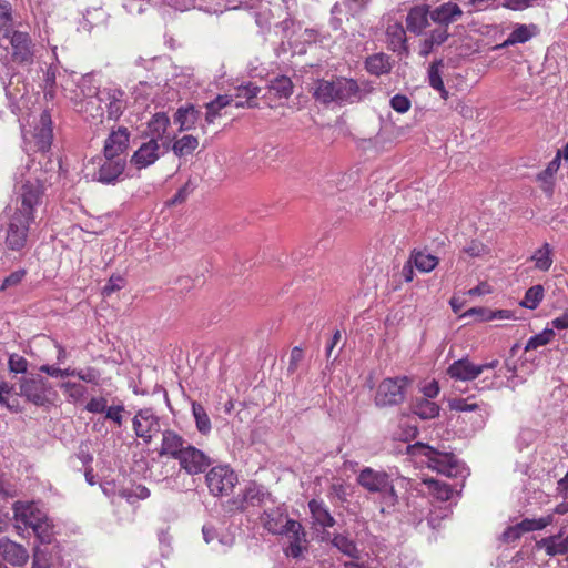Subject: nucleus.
<instances>
[{
	"label": "nucleus",
	"mask_w": 568,
	"mask_h": 568,
	"mask_svg": "<svg viewBox=\"0 0 568 568\" xmlns=\"http://www.w3.org/2000/svg\"><path fill=\"white\" fill-rule=\"evenodd\" d=\"M524 535L523 528L520 524H516L514 526H509L505 529V531L501 535V539L504 542H514L520 539V537Z\"/></svg>",
	"instance_id": "nucleus-54"
},
{
	"label": "nucleus",
	"mask_w": 568,
	"mask_h": 568,
	"mask_svg": "<svg viewBox=\"0 0 568 568\" xmlns=\"http://www.w3.org/2000/svg\"><path fill=\"white\" fill-rule=\"evenodd\" d=\"M531 261L535 262V267L539 271L547 272L550 270L554 258H552V248L549 243H544L541 247L535 251Z\"/></svg>",
	"instance_id": "nucleus-35"
},
{
	"label": "nucleus",
	"mask_w": 568,
	"mask_h": 568,
	"mask_svg": "<svg viewBox=\"0 0 568 568\" xmlns=\"http://www.w3.org/2000/svg\"><path fill=\"white\" fill-rule=\"evenodd\" d=\"M308 508L314 521L323 528L333 527L335 525L334 517L331 515L327 506L322 500H310Z\"/></svg>",
	"instance_id": "nucleus-29"
},
{
	"label": "nucleus",
	"mask_w": 568,
	"mask_h": 568,
	"mask_svg": "<svg viewBox=\"0 0 568 568\" xmlns=\"http://www.w3.org/2000/svg\"><path fill=\"white\" fill-rule=\"evenodd\" d=\"M83 106V112L92 118L102 116L105 110L109 120L118 121L128 106L126 93L120 88L104 87L90 97Z\"/></svg>",
	"instance_id": "nucleus-3"
},
{
	"label": "nucleus",
	"mask_w": 568,
	"mask_h": 568,
	"mask_svg": "<svg viewBox=\"0 0 568 568\" xmlns=\"http://www.w3.org/2000/svg\"><path fill=\"white\" fill-rule=\"evenodd\" d=\"M47 390V381L41 376L24 378L20 385L21 395L38 406L49 402Z\"/></svg>",
	"instance_id": "nucleus-16"
},
{
	"label": "nucleus",
	"mask_w": 568,
	"mask_h": 568,
	"mask_svg": "<svg viewBox=\"0 0 568 568\" xmlns=\"http://www.w3.org/2000/svg\"><path fill=\"white\" fill-rule=\"evenodd\" d=\"M12 392V386H10L8 383L2 382L0 383V403L4 405L9 409H14V405L11 404L8 399L9 395Z\"/></svg>",
	"instance_id": "nucleus-58"
},
{
	"label": "nucleus",
	"mask_w": 568,
	"mask_h": 568,
	"mask_svg": "<svg viewBox=\"0 0 568 568\" xmlns=\"http://www.w3.org/2000/svg\"><path fill=\"white\" fill-rule=\"evenodd\" d=\"M263 527L273 535H284L290 539L285 549L287 557L298 558L303 551V544L306 542V532L302 524L290 519L278 509L265 510L261 517Z\"/></svg>",
	"instance_id": "nucleus-2"
},
{
	"label": "nucleus",
	"mask_w": 568,
	"mask_h": 568,
	"mask_svg": "<svg viewBox=\"0 0 568 568\" xmlns=\"http://www.w3.org/2000/svg\"><path fill=\"white\" fill-rule=\"evenodd\" d=\"M430 18L429 6L420 4L413 7L406 17V28L408 31L419 34L427 26Z\"/></svg>",
	"instance_id": "nucleus-23"
},
{
	"label": "nucleus",
	"mask_w": 568,
	"mask_h": 568,
	"mask_svg": "<svg viewBox=\"0 0 568 568\" xmlns=\"http://www.w3.org/2000/svg\"><path fill=\"white\" fill-rule=\"evenodd\" d=\"M14 518L17 521L27 527L37 528L38 518L34 517L32 505H27L20 501L13 505Z\"/></svg>",
	"instance_id": "nucleus-36"
},
{
	"label": "nucleus",
	"mask_w": 568,
	"mask_h": 568,
	"mask_svg": "<svg viewBox=\"0 0 568 568\" xmlns=\"http://www.w3.org/2000/svg\"><path fill=\"white\" fill-rule=\"evenodd\" d=\"M118 282H122V278L120 276H111L109 282L103 287V294L109 296L113 292L121 290L122 285L119 284Z\"/></svg>",
	"instance_id": "nucleus-62"
},
{
	"label": "nucleus",
	"mask_w": 568,
	"mask_h": 568,
	"mask_svg": "<svg viewBox=\"0 0 568 568\" xmlns=\"http://www.w3.org/2000/svg\"><path fill=\"white\" fill-rule=\"evenodd\" d=\"M410 105V100L404 94H396L390 99V106L398 113H406Z\"/></svg>",
	"instance_id": "nucleus-52"
},
{
	"label": "nucleus",
	"mask_w": 568,
	"mask_h": 568,
	"mask_svg": "<svg viewBox=\"0 0 568 568\" xmlns=\"http://www.w3.org/2000/svg\"><path fill=\"white\" fill-rule=\"evenodd\" d=\"M413 413L422 419H433L439 415L440 407L430 399H416L413 404Z\"/></svg>",
	"instance_id": "nucleus-34"
},
{
	"label": "nucleus",
	"mask_w": 568,
	"mask_h": 568,
	"mask_svg": "<svg viewBox=\"0 0 568 568\" xmlns=\"http://www.w3.org/2000/svg\"><path fill=\"white\" fill-rule=\"evenodd\" d=\"M13 16L12 6L7 0H0V32L3 34L6 30L12 29Z\"/></svg>",
	"instance_id": "nucleus-46"
},
{
	"label": "nucleus",
	"mask_w": 568,
	"mask_h": 568,
	"mask_svg": "<svg viewBox=\"0 0 568 568\" xmlns=\"http://www.w3.org/2000/svg\"><path fill=\"white\" fill-rule=\"evenodd\" d=\"M332 544L344 555L351 558L358 557V549L356 544L347 536H344L342 534L335 535L334 538L332 539Z\"/></svg>",
	"instance_id": "nucleus-41"
},
{
	"label": "nucleus",
	"mask_w": 568,
	"mask_h": 568,
	"mask_svg": "<svg viewBox=\"0 0 568 568\" xmlns=\"http://www.w3.org/2000/svg\"><path fill=\"white\" fill-rule=\"evenodd\" d=\"M554 523V515L549 514L547 516L540 517V518H525L519 524L523 528L524 534L530 532V531H537L542 530L546 527L550 526Z\"/></svg>",
	"instance_id": "nucleus-42"
},
{
	"label": "nucleus",
	"mask_w": 568,
	"mask_h": 568,
	"mask_svg": "<svg viewBox=\"0 0 568 568\" xmlns=\"http://www.w3.org/2000/svg\"><path fill=\"white\" fill-rule=\"evenodd\" d=\"M0 555L4 561L17 567L23 566L29 559L28 550L22 545L6 537L0 539Z\"/></svg>",
	"instance_id": "nucleus-19"
},
{
	"label": "nucleus",
	"mask_w": 568,
	"mask_h": 568,
	"mask_svg": "<svg viewBox=\"0 0 568 568\" xmlns=\"http://www.w3.org/2000/svg\"><path fill=\"white\" fill-rule=\"evenodd\" d=\"M170 126V118L165 112L155 113L148 122V134L150 140L156 143L165 138L166 131Z\"/></svg>",
	"instance_id": "nucleus-26"
},
{
	"label": "nucleus",
	"mask_w": 568,
	"mask_h": 568,
	"mask_svg": "<svg viewBox=\"0 0 568 568\" xmlns=\"http://www.w3.org/2000/svg\"><path fill=\"white\" fill-rule=\"evenodd\" d=\"M192 413H193V417L195 419L196 429L202 435H207L212 429V424H211V419H210L205 408L203 407V405H201L197 402H193L192 403Z\"/></svg>",
	"instance_id": "nucleus-37"
},
{
	"label": "nucleus",
	"mask_w": 568,
	"mask_h": 568,
	"mask_svg": "<svg viewBox=\"0 0 568 568\" xmlns=\"http://www.w3.org/2000/svg\"><path fill=\"white\" fill-rule=\"evenodd\" d=\"M498 364V359L476 365L468 358H460L448 366L447 375L455 381L470 382L476 379L484 371L496 368Z\"/></svg>",
	"instance_id": "nucleus-13"
},
{
	"label": "nucleus",
	"mask_w": 568,
	"mask_h": 568,
	"mask_svg": "<svg viewBox=\"0 0 568 568\" xmlns=\"http://www.w3.org/2000/svg\"><path fill=\"white\" fill-rule=\"evenodd\" d=\"M197 146H199L197 138L187 134V135H183L182 138L178 139L173 143L172 150L178 156H186V155L192 154Z\"/></svg>",
	"instance_id": "nucleus-40"
},
{
	"label": "nucleus",
	"mask_w": 568,
	"mask_h": 568,
	"mask_svg": "<svg viewBox=\"0 0 568 568\" xmlns=\"http://www.w3.org/2000/svg\"><path fill=\"white\" fill-rule=\"evenodd\" d=\"M34 148L37 151L47 152L53 140L52 120L48 111H43L33 132Z\"/></svg>",
	"instance_id": "nucleus-18"
},
{
	"label": "nucleus",
	"mask_w": 568,
	"mask_h": 568,
	"mask_svg": "<svg viewBox=\"0 0 568 568\" xmlns=\"http://www.w3.org/2000/svg\"><path fill=\"white\" fill-rule=\"evenodd\" d=\"M424 394V398L432 399L438 396L439 394V385L436 381H432L427 385L422 388Z\"/></svg>",
	"instance_id": "nucleus-61"
},
{
	"label": "nucleus",
	"mask_w": 568,
	"mask_h": 568,
	"mask_svg": "<svg viewBox=\"0 0 568 568\" xmlns=\"http://www.w3.org/2000/svg\"><path fill=\"white\" fill-rule=\"evenodd\" d=\"M558 158H554L539 173L536 175V182L539 189L547 197H552L556 186V174L560 169Z\"/></svg>",
	"instance_id": "nucleus-22"
},
{
	"label": "nucleus",
	"mask_w": 568,
	"mask_h": 568,
	"mask_svg": "<svg viewBox=\"0 0 568 568\" xmlns=\"http://www.w3.org/2000/svg\"><path fill=\"white\" fill-rule=\"evenodd\" d=\"M464 252L471 257H479L488 253V247L483 242L473 240L466 247H464Z\"/></svg>",
	"instance_id": "nucleus-53"
},
{
	"label": "nucleus",
	"mask_w": 568,
	"mask_h": 568,
	"mask_svg": "<svg viewBox=\"0 0 568 568\" xmlns=\"http://www.w3.org/2000/svg\"><path fill=\"white\" fill-rule=\"evenodd\" d=\"M132 428L135 436L149 445L161 430L160 418L152 408H141L132 418Z\"/></svg>",
	"instance_id": "nucleus-11"
},
{
	"label": "nucleus",
	"mask_w": 568,
	"mask_h": 568,
	"mask_svg": "<svg viewBox=\"0 0 568 568\" xmlns=\"http://www.w3.org/2000/svg\"><path fill=\"white\" fill-rule=\"evenodd\" d=\"M410 262H413L414 266L424 273H428L433 271L439 263L437 256L427 253L425 251L414 250L410 254Z\"/></svg>",
	"instance_id": "nucleus-31"
},
{
	"label": "nucleus",
	"mask_w": 568,
	"mask_h": 568,
	"mask_svg": "<svg viewBox=\"0 0 568 568\" xmlns=\"http://www.w3.org/2000/svg\"><path fill=\"white\" fill-rule=\"evenodd\" d=\"M200 115V110L193 104H187L176 110L174 121L180 125V131H189L195 126Z\"/></svg>",
	"instance_id": "nucleus-27"
},
{
	"label": "nucleus",
	"mask_w": 568,
	"mask_h": 568,
	"mask_svg": "<svg viewBox=\"0 0 568 568\" xmlns=\"http://www.w3.org/2000/svg\"><path fill=\"white\" fill-rule=\"evenodd\" d=\"M534 36L530 27L526 24H517L510 32L508 38L500 44L501 48H507L517 43H525L529 41Z\"/></svg>",
	"instance_id": "nucleus-39"
},
{
	"label": "nucleus",
	"mask_w": 568,
	"mask_h": 568,
	"mask_svg": "<svg viewBox=\"0 0 568 568\" xmlns=\"http://www.w3.org/2000/svg\"><path fill=\"white\" fill-rule=\"evenodd\" d=\"M205 481L213 496H229L235 488L239 478L230 466L219 465L209 470Z\"/></svg>",
	"instance_id": "nucleus-9"
},
{
	"label": "nucleus",
	"mask_w": 568,
	"mask_h": 568,
	"mask_svg": "<svg viewBox=\"0 0 568 568\" xmlns=\"http://www.w3.org/2000/svg\"><path fill=\"white\" fill-rule=\"evenodd\" d=\"M160 144L154 140H149L141 144V146L132 154L131 164L141 170L153 164L160 156Z\"/></svg>",
	"instance_id": "nucleus-20"
},
{
	"label": "nucleus",
	"mask_w": 568,
	"mask_h": 568,
	"mask_svg": "<svg viewBox=\"0 0 568 568\" xmlns=\"http://www.w3.org/2000/svg\"><path fill=\"white\" fill-rule=\"evenodd\" d=\"M410 384L407 376L384 378L376 390L375 404L381 407L399 405L405 399V390Z\"/></svg>",
	"instance_id": "nucleus-7"
},
{
	"label": "nucleus",
	"mask_w": 568,
	"mask_h": 568,
	"mask_svg": "<svg viewBox=\"0 0 568 568\" xmlns=\"http://www.w3.org/2000/svg\"><path fill=\"white\" fill-rule=\"evenodd\" d=\"M388 48L393 51L406 50V31L403 26L395 23L386 31Z\"/></svg>",
	"instance_id": "nucleus-32"
},
{
	"label": "nucleus",
	"mask_w": 568,
	"mask_h": 568,
	"mask_svg": "<svg viewBox=\"0 0 568 568\" xmlns=\"http://www.w3.org/2000/svg\"><path fill=\"white\" fill-rule=\"evenodd\" d=\"M538 549H544L550 556L565 555L568 552V535L562 538V534L552 535L541 538L536 542Z\"/></svg>",
	"instance_id": "nucleus-24"
},
{
	"label": "nucleus",
	"mask_w": 568,
	"mask_h": 568,
	"mask_svg": "<svg viewBox=\"0 0 568 568\" xmlns=\"http://www.w3.org/2000/svg\"><path fill=\"white\" fill-rule=\"evenodd\" d=\"M27 275V271L24 268L17 270L12 272L10 275L4 277L2 284L0 285V291H4L10 287H14L19 285L24 276Z\"/></svg>",
	"instance_id": "nucleus-49"
},
{
	"label": "nucleus",
	"mask_w": 568,
	"mask_h": 568,
	"mask_svg": "<svg viewBox=\"0 0 568 568\" xmlns=\"http://www.w3.org/2000/svg\"><path fill=\"white\" fill-rule=\"evenodd\" d=\"M551 324L557 329H567L568 328V312H565L560 316L554 318Z\"/></svg>",
	"instance_id": "nucleus-64"
},
{
	"label": "nucleus",
	"mask_w": 568,
	"mask_h": 568,
	"mask_svg": "<svg viewBox=\"0 0 568 568\" xmlns=\"http://www.w3.org/2000/svg\"><path fill=\"white\" fill-rule=\"evenodd\" d=\"M293 82L286 75H278L270 81L268 93L276 99H288L293 93Z\"/></svg>",
	"instance_id": "nucleus-30"
},
{
	"label": "nucleus",
	"mask_w": 568,
	"mask_h": 568,
	"mask_svg": "<svg viewBox=\"0 0 568 568\" xmlns=\"http://www.w3.org/2000/svg\"><path fill=\"white\" fill-rule=\"evenodd\" d=\"M262 497H263V494L261 493L258 487H256L255 485H250L248 487L245 488V491L243 494V499L241 500L239 509L241 511H244L246 509L245 504H252V505H255V503L258 504L262 501Z\"/></svg>",
	"instance_id": "nucleus-47"
},
{
	"label": "nucleus",
	"mask_w": 568,
	"mask_h": 568,
	"mask_svg": "<svg viewBox=\"0 0 568 568\" xmlns=\"http://www.w3.org/2000/svg\"><path fill=\"white\" fill-rule=\"evenodd\" d=\"M413 454H419L427 458V466L437 473L447 477L456 476L458 473V462L454 454L442 453L434 447L417 442L408 447Z\"/></svg>",
	"instance_id": "nucleus-6"
},
{
	"label": "nucleus",
	"mask_w": 568,
	"mask_h": 568,
	"mask_svg": "<svg viewBox=\"0 0 568 568\" xmlns=\"http://www.w3.org/2000/svg\"><path fill=\"white\" fill-rule=\"evenodd\" d=\"M44 189L39 182L27 181L20 187L14 200V207L8 213L30 222L36 221V210L42 203Z\"/></svg>",
	"instance_id": "nucleus-4"
},
{
	"label": "nucleus",
	"mask_w": 568,
	"mask_h": 568,
	"mask_svg": "<svg viewBox=\"0 0 568 568\" xmlns=\"http://www.w3.org/2000/svg\"><path fill=\"white\" fill-rule=\"evenodd\" d=\"M261 92V88L252 82L240 85L236 89V98H244L246 101H236L235 108H255L257 104L253 101Z\"/></svg>",
	"instance_id": "nucleus-33"
},
{
	"label": "nucleus",
	"mask_w": 568,
	"mask_h": 568,
	"mask_svg": "<svg viewBox=\"0 0 568 568\" xmlns=\"http://www.w3.org/2000/svg\"><path fill=\"white\" fill-rule=\"evenodd\" d=\"M189 443L175 430L164 429L159 449V456L170 457L178 460Z\"/></svg>",
	"instance_id": "nucleus-17"
},
{
	"label": "nucleus",
	"mask_w": 568,
	"mask_h": 568,
	"mask_svg": "<svg viewBox=\"0 0 568 568\" xmlns=\"http://www.w3.org/2000/svg\"><path fill=\"white\" fill-rule=\"evenodd\" d=\"M356 481L361 487L369 493L382 494L389 506L397 504V493L394 488L390 476L386 471L365 467L359 471Z\"/></svg>",
	"instance_id": "nucleus-5"
},
{
	"label": "nucleus",
	"mask_w": 568,
	"mask_h": 568,
	"mask_svg": "<svg viewBox=\"0 0 568 568\" xmlns=\"http://www.w3.org/2000/svg\"><path fill=\"white\" fill-rule=\"evenodd\" d=\"M463 16V10L455 2H445L430 11V19L439 27H446L459 20Z\"/></svg>",
	"instance_id": "nucleus-21"
},
{
	"label": "nucleus",
	"mask_w": 568,
	"mask_h": 568,
	"mask_svg": "<svg viewBox=\"0 0 568 568\" xmlns=\"http://www.w3.org/2000/svg\"><path fill=\"white\" fill-rule=\"evenodd\" d=\"M444 67L443 60L434 61L428 70L429 85L433 89H442L444 81L442 79L440 70Z\"/></svg>",
	"instance_id": "nucleus-48"
},
{
	"label": "nucleus",
	"mask_w": 568,
	"mask_h": 568,
	"mask_svg": "<svg viewBox=\"0 0 568 568\" xmlns=\"http://www.w3.org/2000/svg\"><path fill=\"white\" fill-rule=\"evenodd\" d=\"M449 408L455 412H475L483 410L479 403L474 400V397L455 398L449 402Z\"/></svg>",
	"instance_id": "nucleus-44"
},
{
	"label": "nucleus",
	"mask_w": 568,
	"mask_h": 568,
	"mask_svg": "<svg viewBox=\"0 0 568 568\" xmlns=\"http://www.w3.org/2000/svg\"><path fill=\"white\" fill-rule=\"evenodd\" d=\"M497 0H468V4L474 11H485L494 8Z\"/></svg>",
	"instance_id": "nucleus-59"
},
{
	"label": "nucleus",
	"mask_w": 568,
	"mask_h": 568,
	"mask_svg": "<svg viewBox=\"0 0 568 568\" xmlns=\"http://www.w3.org/2000/svg\"><path fill=\"white\" fill-rule=\"evenodd\" d=\"M555 337V332L551 328H545L541 333L531 336L525 346V351H534L540 346L549 344Z\"/></svg>",
	"instance_id": "nucleus-43"
},
{
	"label": "nucleus",
	"mask_w": 568,
	"mask_h": 568,
	"mask_svg": "<svg viewBox=\"0 0 568 568\" xmlns=\"http://www.w3.org/2000/svg\"><path fill=\"white\" fill-rule=\"evenodd\" d=\"M448 38V29L446 27H437L419 44V55L427 57L435 47L444 43Z\"/></svg>",
	"instance_id": "nucleus-28"
},
{
	"label": "nucleus",
	"mask_w": 568,
	"mask_h": 568,
	"mask_svg": "<svg viewBox=\"0 0 568 568\" xmlns=\"http://www.w3.org/2000/svg\"><path fill=\"white\" fill-rule=\"evenodd\" d=\"M425 484L428 486V488L435 494V496L443 500H449L453 495V489L450 486L446 483L436 480V479H428L425 480Z\"/></svg>",
	"instance_id": "nucleus-45"
},
{
	"label": "nucleus",
	"mask_w": 568,
	"mask_h": 568,
	"mask_svg": "<svg viewBox=\"0 0 568 568\" xmlns=\"http://www.w3.org/2000/svg\"><path fill=\"white\" fill-rule=\"evenodd\" d=\"M125 408L123 405L108 406L105 410V418L112 420L118 427L123 424V413Z\"/></svg>",
	"instance_id": "nucleus-50"
},
{
	"label": "nucleus",
	"mask_w": 568,
	"mask_h": 568,
	"mask_svg": "<svg viewBox=\"0 0 568 568\" xmlns=\"http://www.w3.org/2000/svg\"><path fill=\"white\" fill-rule=\"evenodd\" d=\"M392 67L390 58L386 53H374L365 60V69L372 75L381 77L388 74Z\"/></svg>",
	"instance_id": "nucleus-25"
},
{
	"label": "nucleus",
	"mask_w": 568,
	"mask_h": 568,
	"mask_svg": "<svg viewBox=\"0 0 568 568\" xmlns=\"http://www.w3.org/2000/svg\"><path fill=\"white\" fill-rule=\"evenodd\" d=\"M81 381L99 385L100 372L94 367H87L84 369V376H81Z\"/></svg>",
	"instance_id": "nucleus-60"
},
{
	"label": "nucleus",
	"mask_w": 568,
	"mask_h": 568,
	"mask_svg": "<svg viewBox=\"0 0 568 568\" xmlns=\"http://www.w3.org/2000/svg\"><path fill=\"white\" fill-rule=\"evenodd\" d=\"M6 214L7 226L3 242L4 246L9 251L20 252L28 244L29 231L32 222L14 216L8 212Z\"/></svg>",
	"instance_id": "nucleus-10"
},
{
	"label": "nucleus",
	"mask_w": 568,
	"mask_h": 568,
	"mask_svg": "<svg viewBox=\"0 0 568 568\" xmlns=\"http://www.w3.org/2000/svg\"><path fill=\"white\" fill-rule=\"evenodd\" d=\"M178 462L180 468L192 476L204 473L212 463L209 455L191 444L186 446Z\"/></svg>",
	"instance_id": "nucleus-14"
},
{
	"label": "nucleus",
	"mask_w": 568,
	"mask_h": 568,
	"mask_svg": "<svg viewBox=\"0 0 568 568\" xmlns=\"http://www.w3.org/2000/svg\"><path fill=\"white\" fill-rule=\"evenodd\" d=\"M233 99L232 97L227 95V94H220L217 95L213 101H211V108H217V109H223L227 105H230L232 103Z\"/></svg>",
	"instance_id": "nucleus-63"
},
{
	"label": "nucleus",
	"mask_w": 568,
	"mask_h": 568,
	"mask_svg": "<svg viewBox=\"0 0 568 568\" xmlns=\"http://www.w3.org/2000/svg\"><path fill=\"white\" fill-rule=\"evenodd\" d=\"M94 162H97L98 169L92 174V179L102 184L116 183L126 168L125 159L113 155H102L94 160Z\"/></svg>",
	"instance_id": "nucleus-12"
},
{
	"label": "nucleus",
	"mask_w": 568,
	"mask_h": 568,
	"mask_svg": "<svg viewBox=\"0 0 568 568\" xmlns=\"http://www.w3.org/2000/svg\"><path fill=\"white\" fill-rule=\"evenodd\" d=\"M545 296V288L542 285L537 284L529 287L524 295V298L519 303L520 306L528 310H536Z\"/></svg>",
	"instance_id": "nucleus-38"
},
{
	"label": "nucleus",
	"mask_w": 568,
	"mask_h": 568,
	"mask_svg": "<svg viewBox=\"0 0 568 568\" xmlns=\"http://www.w3.org/2000/svg\"><path fill=\"white\" fill-rule=\"evenodd\" d=\"M463 316H477L481 322H490L493 321V310L487 307H471L466 311Z\"/></svg>",
	"instance_id": "nucleus-55"
},
{
	"label": "nucleus",
	"mask_w": 568,
	"mask_h": 568,
	"mask_svg": "<svg viewBox=\"0 0 568 568\" xmlns=\"http://www.w3.org/2000/svg\"><path fill=\"white\" fill-rule=\"evenodd\" d=\"M64 394L72 397L74 400L81 398L85 392L84 386L78 383L67 382L62 384Z\"/></svg>",
	"instance_id": "nucleus-56"
},
{
	"label": "nucleus",
	"mask_w": 568,
	"mask_h": 568,
	"mask_svg": "<svg viewBox=\"0 0 568 568\" xmlns=\"http://www.w3.org/2000/svg\"><path fill=\"white\" fill-rule=\"evenodd\" d=\"M9 368L14 373H26L28 368V361L20 355L13 354L9 357Z\"/></svg>",
	"instance_id": "nucleus-57"
},
{
	"label": "nucleus",
	"mask_w": 568,
	"mask_h": 568,
	"mask_svg": "<svg viewBox=\"0 0 568 568\" xmlns=\"http://www.w3.org/2000/svg\"><path fill=\"white\" fill-rule=\"evenodd\" d=\"M131 132L126 126L112 129L104 140L103 155H113L126 160V153L130 146Z\"/></svg>",
	"instance_id": "nucleus-15"
},
{
	"label": "nucleus",
	"mask_w": 568,
	"mask_h": 568,
	"mask_svg": "<svg viewBox=\"0 0 568 568\" xmlns=\"http://www.w3.org/2000/svg\"><path fill=\"white\" fill-rule=\"evenodd\" d=\"M11 47V61L17 64L30 65L34 61V44L28 32L6 30L2 34Z\"/></svg>",
	"instance_id": "nucleus-8"
},
{
	"label": "nucleus",
	"mask_w": 568,
	"mask_h": 568,
	"mask_svg": "<svg viewBox=\"0 0 568 568\" xmlns=\"http://www.w3.org/2000/svg\"><path fill=\"white\" fill-rule=\"evenodd\" d=\"M367 92L364 82L359 83L353 78L332 77L316 82L313 97L323 104L345 105L359 102Z\"/></svg>",
	"instance_id": "nucleus-1"
},
{
	"label": "nucleus",
	"mask_w": 568,
	"mask_h": 568,
	"mask_svg": "<svg viewBox=\"0 0 568 568\" xmlns=\"http://www.w3.org/2000/svg\"><path fill=\"white\" fill-rule=\"evenodd\" d=\"M108 400L105 397H92L85 405V410L92 414L105 413Z\"/></svg>",
	"instance_id": "nucleus-51"
}]
</instances>
